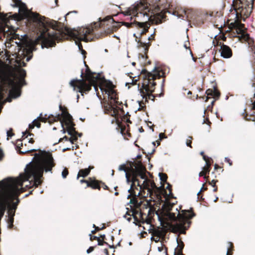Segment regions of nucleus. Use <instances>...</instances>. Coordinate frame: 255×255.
<instances>
[{
  "label": "nucleus",
  "mask_w": 255,
  "mask_h": 255,
  "mask_svg": "<svg viewBox=\"0 0 255 255\" xmlns=\"http://www.w3.org/2000/svg\"><path fill=\"white\" fill-rule=\"evenodd\" d=\"M108 186H106V185H105V187H104V189H108Z\"/></svg>",
  "instance_id": "58"
},
{
  "label": "nucleus",
  "mask_w": 255,
  "mask_h": 255,
  "mask_svg": "<svg viewBox=\"0 0 255 255\" xmlns=\"http://www.w3.org/2000/svg\"><path fill=\"white\" fill-rule=\"evenodd\" d=\"M144 179L143 182V186L144 188H146L148 190L149 192H152L153 190H154L156 188V185L154 182L149 179H148L146 175L145 174V177L143 179Z\"/></svg>",
  "instance_id": "12"
},
{
  "label": "nucleus",
  "mask_w": 255,
  "mask_h": 255,
  "mask_svg": "<svg viewBox=\"0 0 255 255\" xmlns=\"http://www.w3.org/2000/svg\"><path fill=\"white\" fill-rule=\"evenodd\" d=\"M133 36L135 37L136 38H137V36H136V34L135 33L133 34Z\"/></svg>",
  "instance_id": "57"
},
{
  "label": "nucleus",
  "mask_w": 255,
  "mask_h": 255,
  "mask_svg": "<svg viewBox=\"0 0 255 255\" xmlns=\"http://www.w3.org/2000/svg\"><path fill=\"white\" fill-rule=\"evenodd\" d=\"M191 141H189V142H188V141H187L186 142V145L188 146H190V147H191Z\"/></svg>",
  "instance_id": "37"
},
{
  "label": "nucleus",
  "mask_w": 255,
  "mask_h": 255,
  "mask_svg": "<svg viewBox=\"0 0 255 255\" xmlns=\"http://www.w3.org/2000/svg\"><path fill=\"white\" fill-rule=\"evenodd\" d=\"M199 177L203 176L205 179H206L207 178V177L205 175V173L202 171L199 173Z\"/></svg>",
  "instance_id": "29"
},
{
  "label": "nucleus",
  "mask_w": 255,
  "mask_h": 255,
  "mask_svg": "<svg viewBox=\"0 0 255 255\" xmlns=\"http://www.w3.org/2000/svg\"><path fill=\"white\" fill-rule=\"evenodd\" d=\"M200 154L203 156V157H204V155H205L203 151H201L200 152Z\"/></svg>",
  "instance_id": "50"
},
{
  "label": "nucleus",
  "mask_w": 255,
  "mask_h": 255,
  "mask_svg": "<svg viewBox=\"0 0 255 255\" xmlns=\"http://www.w3.org/2000/svg\"><path fill=\"white\" fill-rule=\"evenodd\" d=\"M254 0H242L241 3L239 4L238 7L236 6L235 10L237 15L240 14L242 15H248L252 11L254 6Z\"/></svg>",
  "instance_id": "8"
},
{
  "label": "nucleus",
  "mask_w": 255,
  "mask_h": 255,
  "mask_svg": "<svg viewBox=\"0 0 255 255\" xmlns=\"http://www.w3.org/2000/svg\"><path fill=\"white\" fill-rule=\"evenodd\" d=\"M98 238H98V237H97L96 236H91V237H90V239H91V240H93V239H94V240H95V239H97V240H98Z\"/></svg>",
  "instance_id": "41"
},
{
  "label": "nucleus",
  "mask_w": 255,
  "mask_h": 255,
  "mask_svg": "<svg viewBox=\"0 0 255 255\" xmlns=\"http://www.w3.org/2000/svg\"><path fill=\"white\" fill-rule=\"evenodd\" d=\"M154 34V32L152 33L151 34V35L149 37H148V40H150L151 39H153L154 37H153V36Z\"/></svg>",
  "instance_id": "35"
},
{
  "label": "nucleus",
  "mask_w": 255,
  "mask_h": 255,
  "mask_svg": "<svg viewBox=\"0 0 255 255\" xmlns=\"http://www.w3.org/2000/svg\"><path fill=\"white\" fill-rule=\"evenodd\" d=\"M118 194H119V193H118V192H115V195H118Z\"/></svg>",
  "instance_id": "60"
},
{
  "label": "nucleus",
  "mask_w": 255,
  "mask_h": 255,
  "mask_svg": "<svg viewBox=\"0 0 255 255\" xmlns=\"http://www.w3.org/2000/svg\"><path fill=\"white\" fill-rule=\"evenodd\" d=\"M94 250V247H90L87 250V253L90 254L92 252H93Z\"/></svg>",
  "instance_id": "30"
},
{
  "label": "nucleus",
  "mask_w": 255,
  "mask_h": 255,
  "mask_svg": "<svg viewBox=\"0 0 255 255\" xmlns=\"http://www.w3.org/2000/svg\"><path fill=\"white\" fill-rule=\"evenodd\" d=\"M164 205V210L156 213L162 228L158 227L152 230V236L163 239L166 233L164 230H167L175 234H185L186 230L190 225L189 220L194 216V214L187 210H182L180 213L177 208L176 209V213H171L170 210L173 204L166 203Z\"/></svg>",
  "instance_id": "3"
},
{
  "label": "nucleus",
  "mask_w": 255,
  "mask_h": 255,
  "mask_svg": "<svg viewBox=\"0 0 255 255\" xmlns=\"http://www.w3.org/2000/svg\"><path fill=\"white\" fill-rule=\"evenodd\" d=\"M203 159L206 161V166L203 167L202 171L205 173V175H206V174H209L210 171V168L211 163L209 162V160L211 159V158L208 156H206V155H204Z\"/></svg>",
  "instance_id": "15"
},
{
  "label": "nucleus",
  "mask_w": 255,
  "mask_h": 255,
  "mask_svg": "<svg viewBox=\"0 0 255 255\" xmlns=\"http://www.w3.org/2000/svg\"><path fill=\"white\" fill-rule=\"evenodd\" d=\"M91 168H92V167L89 166L88 168L80 170L77 175V179H78L80 176L85 177L87 176L89 174Z\"/></svg>",
  "instance_id": "17"
},
{
  "label": "nucleus",
  "mask_w": 255,
  "mask_h": 255,
  "mask_svg": "<svg viewBox=\"0 0 255 255\" xmlns=\"http://www.w3.org/2000/svg\"><path fill=\"white\" fill-rule=\"evenodd\" d=\"M93 227H95V228H96V230H99V228H98V227H96L95 226V225H93Z\"/></svg>",
  "instance_id": "53"
},
{
  "label": "nucleus",
  "mask_w": 255,
  "mask_h": 255,
  "mask_svg": "<svg viewBox=\"0 0 255 255\" xmlns=\"http://www.w3.org/2000/svg\"><path fill=\"white\" fill-rule=\"evenodd\" d=\"M2 30H3V32H6H6H7V31H8V30H9V28H8V27H7V30H6V27H3V28H2Z\"/></svg>",
  "instance_id": "43"
},
{
  "label": "nucleus",
  "mask_w": 255,
  "mask_h": 255,
  "mask_svg": "<svg viewBox=\"0 0 255 255\" xmlns=\"http://www.w3.org/2000/svg\"><path fill=\"white\" fill-rule=\"evenodd\" d=\"M89 186L92 187L93 189L100 188V186L98 183L96 181H92L91 183H90Z\"/></svg>",
  "instance_id": "23"
},
{
  "label": "nucleus",
  "mask_w": 255,
  "mask_h": 255,
  "mask_svg": "<svg viewBox=\"0 0 255 255\" xmlns=\"http://www.w3.org/2000/svg\"><path fill=\"white\" fill-rule=\"evenodd\" d=\"M40 119L43 122H45L47 121L49 123H51L57 121H60L61 122L63 119V117L61 113V114H56L55 116L51 115V116H49L48 117H47V115H45V117L44 118L45 119V120H43L42 118H40Z\"/></svg>",
  "instance_id": "14"
},
{
  "label": "nucleus",
  "mask_w": 255,
  "mask_h": 255,
  "mask_svg": "<svg viewBox=\"0 0 255 255\" xmlns=\"http://www.w3.org/2000/svg\"><path fill=\"white\" fill-rule=\"evenodd\" d=\"M12 129H10L9 130L7 131L6 134L7 136V138L8 137H11L13 135V133L11 132Z\"/></svg>",
  "instance_id": "28"
},
{
  "label": "nucleus",
  "mask_w": 255,
  "mask_h": 255,
  "mask_svg": "<svg viewBox=\"0 0 255 255\" xmlns=\"http://www.w3.org/2000/svg\"><path fill=\"white\" fill-rule=\"evenodd\" d=\"M135 20H134L133 21V22H132V21L131 22H123V25H125L126 26H127L128 27H131V26L135 27L136 22H135Z\"/></svg>",
  "instance_id": "21"
},
{
  "label": "nucleus",
  "mask_w": 255,
  "mask_h": 255,
  "mask_svg": "<svg viewBox=\"0 0 255 255\" xmlns=\"http://www.w3.org/2000/svg\"><path fill=\"white\" fill-rule=\"evenodd\" d=\"M169 186H170V185H168V186H167V188H169V191H170V192H171V190L169 188Z\"/></svg>",
  "instance_id": "56"
},
{
  "label": "nucleus",
  "mask_w": 255,
  "mask_h": 255,
  "mask_svg": "<svg viewBox=\"0 0 255 255\" xmlns=\"http://www.w3.org/2000/svg\"><path fill=\"white\" fill-rule=\"evenodd\" d=\"M229 249H228V251H227V253L226 255H231V254H229Z\"/></svg>",
  "instance_id": "48"
},
{
  "label": "nucleus",
  "mask_w": 255,
  "mask_h": 255,
  "mask_svg": "<svg viewBox=\"0 0 255 255\" xmlns=\"http://www.w3.org/2000/svg\"><path fill=\"white\" fill-rule=\"evenodd\" d=\"M161 238L158 237L157 236H152L151 240L154 241L156 243L158 242Z\"/></svg>",
  "instance_id": "26"
},
{
  "label": "nucleus",
  "mask_w": 255,
  "mask_h": 255,
  "mask_svg": "<svg viewBox=\"0 0 255 255\" xmlns=\"http://www.w3.org/2000/svg\"><path fill=\"white\" fill-rule=\"evenodd\" d=\"M149 11V8L147 4L141 1H137L128 8L127 10L123 12L125 15H131V16H138V14L144 16L147 15L146 12ZM131 20L132 17H130Z\"/></svg>",
  "instance_id": "7"
},
{
  "label": "nucleus",
  "mask_w": 255,
  "mask_h": 255,
  "mask_svg": "<svg viewBox=\"0 0 255 255\" xmlns=\"http://www.w3.org/2000/svg\"><path fill=\"white\" fill-rule=\"evenodd\" d=\"M159 138H160V139H162V138L163 137V136H164V134H163V133H160L159 134Z\"/></svg>",
  "instance_id": "42"
},
{
  "label": "nucleus",
  "mask_w": 255,
  "mask_h": 255,
  "mask_svg": "<svg viewBox=\"0 0 255 255\" xmlns=\"http://www.w3.org/2000/svg\"><path fill=\"white\" fill-rule=\"evenodd\" d=\"M218 165L217 164L215 165V169H217L218 168Z\"/></svg>",
  "instance_id": "49"
},
{
  "label": "nucleus",
  "mask_w": 255,
  "mask_h": 255,
  "mask_svg": "<svg viewBox=\"0 0 255 255\" xmlns=\"http://www.w3.org/2000/svg\"><path fill=\"white\" fill-rule=\"evenodd\" d=\"M178 244L179 248L177 249V251L175 252L174 255H183L182 253V250L183 248V243L181 242V245H180L178 242Z\"/></svg>",
  "instance_id": "20"
},
{
  "label": "nucleus",
  "mask_w": 255,
  "mask_h": 255,
  "mask_svg": "<svg viewBox=\"0 0 255 255\" xmlns=\"http://www.w3.org/2000/svg\"><path fill=\"white\" fill-rule=\"evenodd\" d=\"M188 44H189V43L188 41L186 42H185L184 44V47L187 49L189 48V47L188 46Z\"/></svg>",
  "instance_id": "31"
},
{
  "label": "nucleus",
  "mask_w": 255,
  "mask_h": 255,
  "mask_svg": "<svg viewBox=\"0 0 255 255\" xmlns=\"http://www.w3.org/2000/svg\"><path fill=\"white\" fill-rule=\"evenodd\" d=\"M68 174V171L66 168H65L62 172V176L63 178H65Z\"/></svg>",
  "instance_id": "25"
},
{
  "label": "nucleus",
  "mask_w": 255,
  "mask_h": 255,
  "mask_svg": "<svg viewBox=\"0 0 255 255\" xmlns=\"http://www.w3.org/2000/svg\"><path fill=\"white\" fill-rule=\"evenodd\" d=\"M124 217H125V218H126V219H127V220L128 222H130V220H131V217L127 218V215H125V216H124Z\"/></svg>",
  "instance_id": "38"
},
{
  "label": "nucleus",
  "mask_w": 255,
  "mask_h": 255,
  "mask_svg": "<svg viewBox=\"0 0 255 255\" xmlns=\"http://www.w3.org/2000/svg\"><path fill=\"white\" fill-rule=\"evenodd\" d=\"M153 72V74H150V75L148 76V79L145 80L144 82L142 83L141 88L138 89L142 98L147 99V97H148V99H150L151 96L153 97L151 93L153 92L154 90V86L156 84L152 80L162 76L163 72L159 71L156 67L154 68Z\"/></svg>",
  "instance_id": "5"
},
{
  "label": "nucleus",
  "mask_w": 255,
  "mask_h": 255,
  "mask_svg": "<svg viewBox=\"0 0 255 255\" xmlns=\"http://www.w3.org/2000/svg\"><path fill=\"white\" fill-rule=\"evenodd\" d=\"M209 91V90H208L207 91V95H210V93L208 92V91ZM211 92H212V93L211 94V95L212 96H213L214 97H219V96H220V93L218 91H217L216 90H214L213 92H212L211 91Z\"/></svg>",
  "instance_id": "22"
},
{
  "label": "nucleus",
  "mask_w": 255,
  "mask_h": 255,
  "mask_svg": "<svg viewBox=\"0 0 255 255\" xmlns=\"http://www.w3.org/2000/svg\"><path fill=\"white\" fill-rule=\"evenodd\" d=\"M221 55L224 58H229L232 56L231 49L227 45L223 44L220 48Z\"/></svg>",
  "instance_id": "11"
},
{
  "label": "nucleus",
  "mask_w": 255,
  "mask_h": 255,
  "mask_svg": "<svg viewBox=\"0 0 255 255\" xmlns=\"http://www.w3.org/2000/svg\"><path fill=\"white\" fill-rule=\"evenodd\" d=\"M154 151H155V149L154 148V149H152V151L151 152H148V153L152 154H153L154 152Z\"/></svg>",
  "instance_id": "46"
},
{
  "label": "nucleus",
  "mask_w": 255,
  "mask_h": 255,
  "mask_svg": "<svg viewBox=\"0 0 255 255\" xmlns=\"http://www.w3.org/2000/svg\"><path fill=\"white\" fill-rule=\"evenodd\" d=\"M104 253L106 255H108V251L107 249H105L104 250Z\"/></svg>",
  "instance_id": "40"
},
{
  "label": "nucleus",
  "mask_w": 255,
  "mask_h": 255,
  "mask_svg": "<svg viewBox=\"0 0 255 255\" xmlns=\"http://www.w3.org/2000/svg\"><path fill=\"white\" fill-rule=\"evenodd\" d=\"M29 143H33L34 142V140L32 139V138H30L29 140V141H28Z\"/></svg>",
  "instance_id": "45"
},
{
  "label": "nucleus",
  "mask_w": 255,
  "mask_h": 255,
  "mask_svg": "<svg viewBox=\"0 0 255 255\" xmlns=\"http://www.w3.org/2000/svg\"><path fill=\"white\" fill-rule=\"evenodd\" d=\"M20 146L22 147L23 144L20 140H18L15 145V149L20 153H25L30 151H36L34 149L22 150V148L20 147Z\"/></svg>",
  "instance_id": "16"
},
{
  "label": "nucleus",
  "mask_w": 255,
  "mask_h": 255,
  "mask_svg": "<svg viewBox=\"0 0 255 255\" xmlns=\"http://www.w3.org/2000/svg\"><path fill=\"white\" fill-rule=\"evenodd\" d=\"M225 161H226L227 162H228L230 164V165L232 164V162H231V160L229 158H227V157L225 158Z\"/></svg>",
  "instance_id": "34"
},
{
  "label": "nucleus",
  "mask_w": 255,
  "mask_h": 255,
  "mask_svg": "<svg viewBox=\"0 0 255 255\" xmlns=\"http://www.w3.org/2000/svg\"><path fill=\"white\" fill-rule=\"evenodd\" d=\"M85 77L88 83L83 79H73L71 81L70 84L73 88L74 91L80 93L83 96L84 93L91 90L92 86H94L95 91H97V85L99 84L102 94L107 95L109 100V103L105 107L107 113L116 118H118L122 114H124L121 108L122 103L118 101L117 93L114 89V85L112 82L106 81L100 73H92L89 69L86 70Z\"/></svg>",
  "instance_id": "2"
},
{
  "label": "nucleus",
  "mask_w": 255,
  "mask_h": 255,
  "mask_svg": "<svg viewBox=\"0 0 255 255\" xmlns=\"http://www.w3.org/2000/svg\"><path fill=\"white\" fill-rule=\"evenodd\" d=\"M79 95H78H78H77V100H78V99H79Z\"/></svg>",
  "instance_id": "61"
},
{
  "label": "nucleus",
  "mask_w": 255,
  "mask_h": 255,
  "mask_svg": "<svg viewBox=\"0 0 255 255\" xmlns=\"http://www.w3.org/2000/svg\"><path fill=\"white\" fill-rule=\"evenodd\" d=\"M217 187H215V188L214 189L213 191H214V192H216V191H217Z\"/></svg>",
  "instance_id": "52"
},
{
  "label": "nucleus",
  "mask_w": 255,
  "mask_h": 255,
  "mask_svg": "<svg viewBox=\"0 0 255 255\" xmlns=\"http://www.w3.org/2000/svg\"><path fill=\"white\" fill-rule=\"evenodd\" d=\"M98 245L99 246H102V245H103L104 244L108 245L107 243L101 240L99 238H98Z\"/></svg>",
  "instance_id": "27"
},
{
  "label": "nucleus",
  "mask_w": 255,
  "mask_h": 255,
  "mask_svg": "<svg viewBox=\"0 0 255 255\" xmlns=\"http://www.w3.org/2000/svg\"><path fill=\"white\" fill-rule=\"evenodd\" d=\"M152 143L153 145L154 146H155V142H152Z\"/></svg>",
  "instance_id": "63"
},
{
  "label": "nucleus",
  "mask_w": 255,
  "mask_h": 255,
  "mask_svg": "<svg viewBox=\"0 0 255 255\" xmlns=\"http://www.w3.org/2000/svg\"><path fill=\"white\" fill-rule=\"evenodd\" d=\"M80 182L81 183L85 182V183H86L87 184V186H90V183L89 182H88L87 181L85 180H84V179L81 180Z\"/></svg>",
  "instance_id": "32"
},
{
  "label": "nucleus",
  "mask_w": 255,
  "mask_h": 255,
  "mask_svg": "<svg viewBox=\"0 0 255 255\" xmlns=\"http://www.w3.org/2000/svg\"><path fill=\"white\" fill-rule=\"evenodd\" d=\"M190 53L191 54V56H193V54H192V51L191 50H190Z\"/></svg>",
  "instance_id": "62"
},
{
  "label": "nucleus",
  "mask_w": 255,
  "mask_h": 255,
  "mask_svg": "<svg viewBox=\"0 0 255 255\" xmlns=\"http://www.w3.org/2000/svg\"><path fill=\"white\" fill-rule=\"evenodd\" d=\"M77 134H76V137H77V135L78 134L79 136V137H81L82 136V133H78L77 132Z\"/></svg>",
  "instance_id": "47"
},
{
  "label": "nucleus",
  "mask_w": 255,
  "mask_h": 255,
  "mask_svg": "<svg viewBox=\"0 0 255 255\" xmlns=\"http://www.w3.org/2000/svg\"><path fill=\"white\" fill-rule=\"evenodd\" d=\"M173 14L176 15L178 18H181L190 22L192 19H193L195 12L191 9L181 8L180 9H179L173 12Z\"/></svg>",
  "instance_id": "9"
},
{
  "label": "nucleus",
  "mask_w": 255,
  "mask_h": 255,
  "mask_svg": "<svg viewBox=\"0 0 255 255\" xmlns=\"http://www.w3.org/2000/svg\"><path fill=\"white\" fill-rule=\"evenodd\" d=\"M218 197H216V198H215V199L214 200V202H216V201H217V200H218Z\"/></svg>",
  "instance_id": "59"
},
{
  "label": "nucleus",
  "mask_w": 255,
  "mask_h": 255,
  "mask_svg": "<svg viewBox=\"0 0 255 255\" xmlns=\"http://www.w3.org/2000/svg\"><path fill=\"white\" fill-rule=\"evenodd\" d=\"M228 245L230 247H231L232 246V244L230 242L228 243Z\"/></svg>",
  "instance_id": "51"
},
{
  "label": "nucleus",
  "mask_w": 255,
  "mask_h": 255,
  "mask_svg": "<svg viewBox=\"0 0 255 255\" xmlns=\"http://www.w3.org/2000/svg\"><path fill=\"white\" fill-rule=\"evenodd\" d=\"M101 237L103 239H104L105 237V235H101Z\"/></svg>",
  "instance_id": "54"
},
{
  "label": "nucleus",
  "mask_w": 255,
  "mask_h": 255,
  "mask_svg": "<svg viewBox=\"0 0 255 255\" xmlns=\"http://www.w3.org/2000/svg\"><path fill=\"white\" fill-rule=\"evenodd\" d=\"M128 192L130 193V194L128 196V199H129L131 196H132L133 199H134L140 195V191H138V189L135 187V182H132L130 189L128 190Z\"/></svg>",
  "instance_id": "13"
},
{
  "label": "nucleus",
  "mask_w": 255,
  "mask_h": 255,
  "mask_svg": "<svg viewBox=\"0 0 255 255\" xmlns=\"http://www.w3.org/2000/svg\"><path fill=\"white\" fill-rule=\"evenodd\" d=\"M149 45L150 43L149 42L147 43H143L142 42H138V47L143 48L145 53L148 50Z\"/></svg>",
  "instance_id": "18"
},
{
  "label": "nucleus",
  "mask_w": 255,
  "mask_h": 255,
  "mask_svg": "<svg viewBox=\"0 0 255 255\" xmlns=\"http://www.w3.org/2000/svg\"><path fill=\"white\" fill-rule=\"evenodd\" d=\"M158 175H159V176L160 177V179L162 181H166L167 177V175L165 174H164V173H159Z\"/></svg>",
  "instance_id": "24"
},
{
  "label": "nucleus",
  "mask_w": 255,
  "mask_h": 255,
  "mask_svg": "<svg viewBox=\"0 0 255 255\" xmlns=\"http://www.w3.org/2000/svg\"><path fill=\"white\" fill-rule=\"evenodd\" d=\"M23 133V137L25 136V137H27V135L26 136V134L27 133V131L22 132Z\"/></svg>",
  "instance_id": "44"
},
{
  "label": "nucleus",
  "mask_w": 255,
  "mask_h": 255,
  "mask_svg": "<svg viewBox=\"0 0 255 255\" xmlns=\"http://www.w3.org/2000/svg\"><path fill=\"white\" fill-rule=\"evenodd\" d=\"M59 109L62 111V116L63 117V119L61 121L60 123L61 126L63 128L62 130V132L63 133L66 132L64 127V125H65L67 128L68 134L71 135L70 139V142L71 143H73L74 141L77 139V137H76V134L77 133L74 128V124L72 121V117L61 105L59 106Z\"/></svg>",
  "instance_id": "6"
},
{
  "label": "nucleus",
  "mask_w": 255,
  "mask_h": 255,
  "mask_svg": "<svg viewBox=\"0 0 255 255\" xmlns=\"http://www.w3.org/2000/svg\"><path fill=\"white\" fill-rule=\"evenodd\" d=\"M133 218H134L135 221H138L137 218L136 217L134 216Z\"/></svg>",
  "instance_id": "55"
},
{
  "label": "nucleus",
  "mask_w": 255,
  "mask_h": 255,
  "mask_svg": "<svg viewBox=\"0 0 255 255\" xmlns=\"http://www.w3.org/2000/svg\"><path fill=\"white\" fill-rule=\"evenodd\" d=\"M65 139V140H66V141L69 140V141H70V138H68L67 136H65L63 138H60V141L62 140V139Z\"/></svg>",
  "instance_id": "36"
},
{
  "label": "nucleus",
  "mask_w": 255,
  "mask_h": 255,
  "mask_svg": "<svg viewBox=\"0 0 255 255\" xmlns=\"http://www.w3.org/2000/svg\"><path fill=\"white\" fill-rule=\"evenodd\" d=\"M204 184H203V187H202V188L201 189V190H200L198 192V193H197V195H198V196H199V195H200V193L201 192V191H202V189H203V187H204Z\"/></svg>",
  "instance_id": "39"
},
{
  "label": "nucleus",
  "mask_w": 255,
  "mask_h": 255,
  "mask_svg": "<svg viewBox=\"0 0 255 255\" xmlns=\"http://www.w3.org/2000/svg\"><path fill=\"white\" fill-rule=\"evenodd\" d=\"M150 27L149 23L146 22H136V27L138 30V34L140 36L141 35L145 33Z\"/></svg>",
  "instance_id": "10"
},
{
  "label": "nucleus",
  "mask_w": 255,
  "mask_h": 255,
  "mask_svg": "<svg viewBox=\"0 0 255 255\" xmlns=\"http://www.w3.org/2000/svg\"><path fill=\"white\" fill-rule=\"evenodd\" d=\"M35 126L37 127L38 128H40V124L36 120H33V122H32V123H31L29 125V128L30 129H32Z\"/></svg>",
  "instance_id": "19"
},
{
  "label": "nucleus",
  "mask_w": 255,
  "mask_h": 255,
  "mask_svg": "<svg viewBox=\"0 0 255 255\" xmlns=\"http://www.w3.org/2000/svg\"><path fill=\"white\" fill-rule=\"evenodd\" d=\"M119 170L126 173V178L128 183L137 182L138 186H140V189L141 188L137 177L139 176L143 179L145 177V169L140 162H136L134 160L130 162V167L128 168H126L125 164H122L120 165Z\"/></svg>",
  "instance_id": "4"
},
{
  "label": "nucleus",
  "mask_w": 255,
  "mask_h": 255,
  "mask_svg": "<svg viewBox=\"0 0 255 255\" xmlns=\"http://www.w3.org/2000/svg\"><path fill=\"white\" fill-rule=\"evenodd\" d=\"M14 2L13 6L19 7V12L22 13L25 17L31 19L37 27L39 32L34 39H30L26 35L17 43L19 48L18 54L26 56V61H29L32 57L31 53L35 49V45L41 43V47H49L54 46L56 41H59L68 37L73 38L79 49L83 55L86 52L82 49V46L79 42L84 41L87 42L92 39L91 35L100 37L110 34L117 28L116 23L110 16H108L99 21L94 22L91 26L87 27H80L77 29H71L65 27L60 30L57 29V22L46 19L39 14L29 11L26 4L20 0H13Z\"/></svg>",
  "instance_id": "1"
},
{
  "label": "nucleus",
  "mask_w": 255,
  "mask_h": 255,
  "mask_svg": "<svg viewBox=\"0 0 255 255\" xmlns=\"http://www.w3.org/2000/svg\"><path fill=\"white\" fill-rule=\"evenodd\" d=\"M216 181L214 180H213L211 183H210V184L212 185L213 187H215V183H216Z\"/></svg>",
  "instance_id": "33"
},
{
  "label": "nucleus",
  "mask_w": 255,
  "mask_h": 255,
  "mask_svg": "<svg viewBox=\"0 0 255 255\" xmlns=\"http://www.w3.org/2000/svg\"><path fill=\"white\" fill-rule=\"evenodd\" d=\"M139 131H140V132H142V131H143V129L141 128L139 130Z\"/></svg>",
  "instance_id": "64"
}]
</instances>
